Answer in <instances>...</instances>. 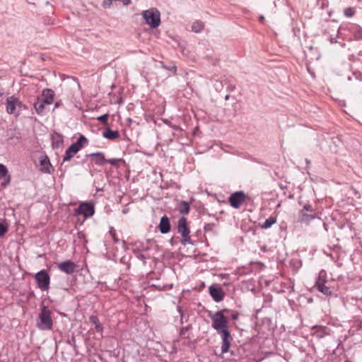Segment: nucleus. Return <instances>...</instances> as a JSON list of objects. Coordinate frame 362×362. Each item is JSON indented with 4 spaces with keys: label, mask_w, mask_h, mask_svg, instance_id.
Instances as JSON below:
<instances>
[{
    "label": "nucleus",
    "mask_w": 362,
    "mask_h": 362,
    "mask_svg": "<svg viewBox=\"0 0 362 362\" xmlns=\"http://www.w3.org/2000/svg\"><path fill=\"white\" fill-rule=\"evenodd\" d=\"M224 310H220L214 313H209L211 320V327L216 331L218 334L221 335L222 353L228 351L232 341V337L228 329V322L227 318L223 315Z\"/></svg>",
    "instance_id": "nucleus-1"
},
{
    "label": "nucleus",
    "mask_w": 362,
    "mask_h": 362,
    "mask_svg": "<svg viewBox=\"0 0 362 362\" xmlns=\"http://www.w3.org/2000/svg\"><path fill=\"white\" fill-rule=\"evenodd\" d=\"M54 101L53 92H42L34 103V107L38 115H42L45 112L46 106L51 105Z\"/></svg>",
    "instance_id": "nucleus-2"
},
{
    "label": "nucleus",
    "mask_w": 362,
    "mask_h": 362,
    "mask_svg": "<svg viewBox=\"0 0 362 362\" xmlns=\"http://www.w3.org/2000/svg\"><path fill=\"white\" fill-rule=\"evenodd\" d=\"M37 326L41 330H49L52 329V320L51 312L47 307H43L37 320Z\"/></svg>",
    "instance_id": "nucleus-3"
},
{
    "label": "nucleus",
    "mask_w": 362,
    "mask_h": 362,
    "mask_svg": "<svg viewBox=\"0 0 362 362\" xmlns=\"http://www.w3.org/2000/svg\"><path fill=\"white\" fill-rule=\"evenodd\" d=\"M142 16L146 24L152 28H156L159 26L160 23V12L154 8L143 11Z\"/></svg>",
    "instance_id": "nucleus-4"
},
{
    "label": "nucleus",
    "mask_w": 362,
    "mask_h": 362,
    "mask_svg": "<svg viewBox=\"0 0 362 362\" xmlns=\"http://www.w3.org/2000/svg\"><path fill=\"white\" fill-rule=\"evenodd\" d=\"M87 139L84 136H81L76 143L72 144L65 152L64 161L70 160L76 153L82 148L83 145L87 144Z\"/></svg>",
    "instance_id": "nucleus-5"
},
{
    "label": "nucleus",
    "mask_w": 362,
    "mask_h": 362,
    "mask_svg": "<svg viewBox=\"0 0 362 362\" xmlns=\"http://www.w3.org/2000/svg\"><path fill=\"white\" fill-rule=\"evenodd\" d=\"M37 284L42 291H47L49 288L50 276L45 269L38 272L35 275Z\"/></svg>",
    "instance_id": "nucleus-6"
},
{
    "label": "nucleus",
    "mask_w": 362,
    "mask_h": 362,
    "mask_svg": "<svg viewBox=\"0 0 362 362\" xmlns=\"http://www.w3.org/2000/svg\"><path fill=\"white\" fill-rule=\"evenodd\" d=\"M39 170L42 173L52 174L54 168L51 164L49 158L46 155H42L39 157Z\"/></svg>",
    "instance_id": "nucleus-7"
},
{
    "label": "nucleus",
    "mask_w": 362,
    "mask_h": 362,
    "mask_svg": "<svg viewBox=\"0 0 362 362\" xmlns=\"http://www.w3.org/2000/svg\"><path fill=\"white\" fill-rule=\"evenodd\" d=\"M245 199V194L243 192H236L232 194L229 198V203L235 209H238Z\"/></svg>",
    "instance_id": "nucleus-8"
},
{
    "label": "nucleus",
    "mask_w": 362,
    "mask_h": 362,
    "mask_svg": "<svg viewBox=\"0 0 362 362\" xmlns=\"http://www.w3.org/2000/svg\"><path fill=\"white\" fill-rule=\"evenodd\" d=\"M77 214H82L85 218L90 217L94 214V206L90 203H82L76 209Z\"/></svg>",
    "instance_id": "nucleus-9"
},
{
    "label": "nucleus",
    "mask_w": 362,
    "mask_h": 362,
    "mask_svg": "<svg viewBox=\"0 0 362 362\" xmlns=\"http://www.w3.org/2000/svg\"><path fill=\"white\" fill-rule=\"evenodd\" d=\"M21 103L18 98L11 96L6 100V111L8 114H16L17 109L20 108Z\"/></svg>",
    "instance_id": "nucleus-10"
},
{
    "label": "nucleus",
    "mask_w": 362,
    "mask_h": 362,
    "mask_svg": "<svg viewBox=\"0 0 362 362\" xmlns=\"http://www.w3.org/2000/svg\"><path fill=\"white\" fill-rule=\"evenodd\" d=\"M58 268L60 271L66 274H71L74 272L76 265L71 261H65L58 264Z\"/></svg>",
    "instance_id": "nucleus-11"
},
{
    "label": "nucleus",
    "mask_w": 362,
    "mask_h": 362,
    "mask_svg": "<svg viewBox=\"0 0 362 362\" xmlns=\"http://www.w3.org/2000/svg\"><path fill=\"white\" fill-rule=\"evenodd\" d=\"M209 290L210 295L216 302H220L223 300L224 297V293L221 288H216L211 286Z\"/></svg>",
    "instance_id": "nucleus-12"
},
{
    "label": "nucleus",
    "mask_w": 362,
    "mask_h": 362,
    "mask_svg": "<svg viewBox=\"0 0 362 362\" xmlns=\"http://www.w3.org/2000/svg\"><path fill=\"white\" fill-rule=\"evenodd\" d=\"M177 229L178 232L183 238H186L189 235V230L187 228V219L185 218L182 217L178 221Z\"/></svg>",
    "instance_id": "nucleus-13"
},
{
    "label": "nucleus",
    "mask_w": 362,
    "mask_h": 362,
    "mask_svg": "<svg viewBox=\"0 0 362 362\" xmlns=\"http://www.w3.org/2000/svg\"><path fill=\"white\" fill-rule=\"evenodd\" d=\"M159 230L161 233L165 234L170 230V220L166 216H163L160 221L158 226Z\"/></svg>",
    "instance_id": "nucleus-14"
},
{
    "label": "nucleus",
    "mask_w": 362,
    "mask_h": 362,
    "mask_svg": "<svg viewBox=\"0 0 362 362\" xmlns=\"http://www.w3.org/2000/svg\"><path fill=\"white\" fill-rule=\"evenodd\" d=\"M64 88L76 90L80 88V86L77 80L74 78L69 77L64 81Z\"/></svg>",
    "instance_id": "nucleus-15"
},
{
    "label": "nucleus",
    "mask_w": 362,
    "mask_h": 362,
    "mask_svg": "<svg viewBox=\"0 0 362 362\" xmlns=\"http://www.w3.org/2000/svg\"><path fill=\"white\" fill-rule=\"evenodd\" d=\"M317 218V216L315 214H308L307 212L304 211H299V221L301 223H304L305 224H309L311 221Z\"/></svg>",
    "instance_id": "nucleus-16"
},
{
    "label": "nucleus",
    "mask_w": 362,
    "mask_h": 362,
    "mask_svg": "<svg viewBox=\"0 0 362 362\" xmlns=\"http://www.w3.org/2000/svg\"><path fill=\"white\" fill-rule=\"evenodd\" d=\"M4 179V181L2 183V185L4 187H6L11 180L10 176L8 175V169L4 165L0 163V180Z\"/></svg>",
    "instance_id": "nucleus-17"
},
{
    "label": "nucleus",
    "mask_w": 362,
    "mask_h": 362,
    "mask_svg": "<svg viewBox=\"0 0 362 362\" xmlns=\"http://www.w3.org/2000/svg\"><path fill=\"white\" fill-rule=\"evenodd\" d=\"M89 156L94 158V162L96 165H101L105 162V156L103 153H93Z\"/></svg>",
    "instance_id": "nucleus-18"
},
{
    "label": "nucleus",
    "mask_w": 362,
    "mask_h": 362,
    "mask_svg": "<svg viewBox=\"0 0 362 362\" xmlns=\"http://www.w3.org/2000/svg\"><path fill=\"white\" fill-rule=\"evenodd\" d=\"M103 136L105 139L114 140L117 139L119 136V134L117 131H113L108 129L103 132Z\"/></svg>",
    "instance_id": "nucleus-19"
},
{
    "label": "nucleus",
    "mask_w": 362,
    "mask_h": 362,
    "mask_svg": "<svg viewBox=\"0 0 362 362\" xmlns=\"http://www.w3.org/2000/svg\"><path fill=\"white\" fill-rule=\"evenodd\" d=\"M326 272L324 270H322L320 272L318 277L315 282V286L317 287L319 286L325 284L326 282Z\"/></svg>",
    "instance_id": "nucleus-20"
},
{
    "label": "nucleus",
    "mask_w": 362,
    "mask_h": 362,
    "mask_svg": "<svg viewBox=\"0 0 362 362\" xmlns=\"http://www.w3.org/2000/svg\"><path fill=\"white\" fill-rule=\"evenodd\" d=\"M204 28V24L200 21H197L192 25V30L195 33L201 32Z\"/></svg>",
    "instance_id": "nucleus-21"
},
{
    "label": "nucleus",
    "mask_w": 362,
    "mask_h": 362,
    "mask_svg": "<svg viewBox=\"0 0 362 362\" xmlns=\"http://www.w3.org/2000/svg\"><path fill=\"white\" fill-rule=\"evenodd\" d=\"M276 222V218L273 216H270L263 223L262 226V228L267 229L269 228L273 224H274Z\"/></svg>",
    "instance_id": "nucleus-22"
},
{
    "label": "nucleus",
    "mask_w": 362,
    "mask_h": 362,
    "mask_svg": "<svg viewBox=\"0 0 362 362\" xmlns=\"http://www.w3.org/2000/svg\"><path fill=\"white\" fill-rule=\"evenodd\" d=\"M189 210V206L187 202L183 201L180 204L179 211L181 214H188Z\"/></svg>",
    "instance_id": "nucleus-23"
},
{
    "label": "nucleus",
    "mask_w": 362,
    "mask_h": 362,
    "mask_svg": "<svg viewBox=\"0 0 362 362\" xmlns=\"http://www.w3.org/2000/svg\"><path fill=\"white\" fill-rule=\"evenodd\" d=\"M317 288L320 292L322 293L326 296H330L332 294L330 288L324 284H320V286H317Z\"/></svg>",
    "instance_id": "nucleus-24"
},
{
    "label": "nucleus",
    "mask_w": 362,
    "mask_h": 362,
    "mask_svg": "<svg viewBox=\"0 0 362 362\" xmlns=\"http://www.w3.org/2000/svg\"><path fill=\"white\" fill-rule=\"evenodd\" d=\"M8 229V226L6 223L0 222V238L2 237Z\"/></svg>",
    "instance_id": "nucleus-25"
},
{
    "label": "nucleus",
    "mask_w": 362,
    "mask_h": 362,
    "mask_svg": "<svg viewBox=\"0 0 362 362\" xmlns=\"http://www.w3.org/2000/svg\"><path fill=\"white\" fill-rule=\"evenodd\" d=\"M344 15L348 17L351 18L354 16L355 14V9L352 7H349L344 9Z\"/></svg>",
    "instance_id": "nucleus-26"
},
{
    "label": "nucleus",
    "mask_w": 362,
    "mask_h": 362,
    "mask_svg": "<svg viewBox=\"0 0 362 362\" xmlns=\"http://www.w3.org/2000/svg\"><path fill=\"white\" fill-rule=\"evenodd\" d=\"M107 118H108V115L107 114H105L103 115H101V116L98 117V120H99L100 122H101L104 124H106L107 123Z\"/></svg>",
    "instance_id": "nucleus-27"
},
{
    "label": "nucleus",
    "mask_w": 362,
    "mask_h": 362,
    "mask_svg": "<svg viewBox=\"0 0 362 362\" xmlns=\"http://www.w3.org/2000/svg\"><path fill=\"white\" fill-rule=\"evenodd\" d=\"M90 322H91V323H93V325H95H95H98V324L100 323V322H99V320H98V317L94 316V315H91V316L90 317Z\"/></svg>",
    "instance_id": "nucleus-28"
},
{
    "label": "nucleus",
    "mask_w": 362,
    "mask_h": 362,
    "mask_svg": "<svg viewBox=\"0 0 362 362\" xmlns=\"http://www.w3.org/2000/svg\"><path fill=\"white\" fill-rule=\"evenodd\" d=\"M112 0H104L103 2V6L104 8L110 7L112 5Z\"/></svg>",
    "instance_id": "nucleus-29"
},
{
    "label": "nucleus",
    "mask_w": 362,
    "mask_h": 362,
    "mask_svg": "<svg viewBox=\"0 0 362 362\" xmlns=\"http://www.w3.org/2000/svg\"><path fill=\"white\" fill-rule=\"evenodd\" d=\"M301 211H304L305 212L313 211V209L310 205L306 204L304 206L303 209Z\"/></svg>",
    "instance_id": "nucleus-30"
},
{
    "label": "nucleus",
    "mask_w": 362,
    "mask_h": 362,
    "mask_svg": "<svg viewBox=\"0 0 362 362\" xmlns=\"http://www.w3.org/2000/svg\"><path fill=\"white\" fill-rule=\"evenodd\" d=\"M182 243L184 245L191 243L190 238L189 237V235H187V237L186 238H184V239L182 240Z\"/></svg>",
    "instance_id": "nucleus-31"
},
{
    "label": "nucleus",
    "mask_w": 362,
    "mask_h": 362,
    "mask_svg": "<svg viewBox=\"0 0 362 362\" xmlns=\"http://www.w3.org/2000/svg\"><path fill=\"white\" fill-rule=\"evenodd\" d=\"M95 329L96 332H100V333L103 332V327L100 323L95 325Z\"/></svg>",
    "instance_id": "nucleus-32"
},
{
    "label": "nucleus",
    "mask_w": 362,
    "mask_h": 362,
    "mask_svg": "<svg viewBox=\"0 0 362 362\" xmlns=\"http://www.w3.org/2000/svg\"><path fill=\"white\" fill-rule=\"evenodd\" d=\"M107 162L112 165H116L117 163V160L112 158V159L108 160Z\"/></svg>",
    "instance_id": "nucleus-33"
},
{
    "label": "nucleus",
    "mask_w": 362,
    "mask_h": 362,
    "mask_svg": "<svg viewBox=\"0 0 362 362\" xmlns=\"http://www.w3.org/2000/svg\"><path fill=\"white\" fill-rule=\"evenodd\" d=\"M110 234L112 237V238H115V236L116 235V233H115V230L112 228H111L110 230Z\"/></svg>",
    "instance_id": "nucleus-34"
},
{
    "label": "nucleus",
    "mask_w": 362,
    "mask_h": 362,
    "mask_svg": "<svg viewBox=\"0 0 362 362\" xmlns=\"http://www.w3.org/2000/svg\"><path fill=\"white\" fill-rule=\"evenodd\" d=\"M238 318V313H234L232 314V319L233 320H236Z\"/></svg>",
    "instance_id": "nucleus-35"
},
{
    "label": "nucleus",
    "mask_w": 362,
    "mask_h": 362,
    "mask_svg": "<svg viewBox=\"0 0 362 362\" xmlns=\"http://www.w3.org/2000/svg\"><path fill=\"white\" fill-rule=\"evenodd\" d=\"M137 257H138V258H139V259H142V260H144V259H145V257H144V255H142V254H139V255H138V256H137Z\"/></svg>",
    "instance_id": "nucleus-36"
},
{
    "label": "nucleus",
    "mask_w": 362,
    "mask_h": 362,
    "mask_svg": "<svg viewBox=\"0 0 362 362\" xmlns=\"http://www.w3.org/2000/svg\"><path fill=\"white\" fill-rule=\"evenodd\" d=\"M229 98H230V95L228 94L226 95L224 97L225 100H228Z\"/></svg>",
    "instance_id": "nucleus-37"
},
{
    "label": "nucleus",
    "mask_w": 362,
    "mask_h": 362,
    "mask_svg": "<svg viewBox=\"0 0 362 362\" xmlns=\"http://www.w3.org/2000/svg\"><path fill=\"white\" fill-rule=\"evenodd\" d=\"M115 243H118L119 240L116 238V235L115 236V238H113Z\"/></svg>",
    "instance_id": "nucleus-38"
},
{
    "label": "nucleus",
    "mask_w": 362,
    "mask_h": 362,
    "mask_svg": "<svg viewBox=\"0 0 362 362\" xmlns=\"http://www.w3.org/2000/svg\"><path fill=\"white\" fill-rule=\"evenodd\" d=\"M44 90L49 91V90H50V89L47 88V89H45Z\"/></svg>",
    "instance_id": "nucleus-39"
},
{
    "label": "nucleus",
    "mask_w": 362,
    "mask_h": 362,
    "mask_svg": "<svg viewBox=\"0 0 362 362\" xmlns=\"http://www.w3.org/2000/svg\"><path fill=\"white\" fill-rule=\"evenodd\" d=\"M346 362H349V361H346Z\"/></svg>",
    "instance_id": "nucleus-40"
}]
</instances>
